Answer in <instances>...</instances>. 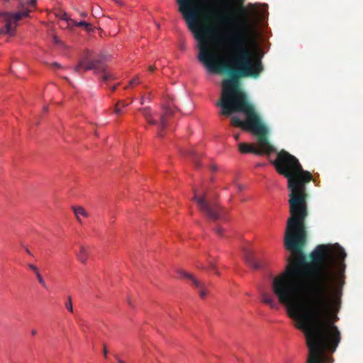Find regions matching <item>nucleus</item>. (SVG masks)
I'll use <instances>...</instances> for the list:
<instances>
[{
  "instance_id": "obj_1",
  "label": "nucleus",
  "mask_w": 363,
  "mask_h": 363,
  "mask_svg": "<svg viewBox=\"0 0 363 363\" xmlns=\"http://www.w3.org/2000/svg\"><path fill=\"white\" fill-rule=\"evenodd\" d=\"M291 252L285 271L273 279L272 290L306 335L307 363H331L325 353L336 350L341 333L329 318L334 302L330 281L334 264L338 275L344 276L346 252L311 251L308 259L305 251Z\"/></svg>"
},
{
  "instance_id": "obj_2",
  "label": "nucleus",
  "mask_w": 363,
  "mask_h": 363,
  "mask_svg": "<svg viewBox=\"0 0 363 363\" xmlns=\"http://www.w3.org/2000/svg\"><path fill=\"white\" fill-rule=\"evenodd\" d=\"M228 11L217 22L229 26L232 30L228 38V45L232 53V63L230 65L221 60L211 48L209 38L216 33V28L206 25L196 32L194 37L199 42V60L211 73H227L228 79L222 82V92L216 105L221 108L220 114L229 117L235 113H243L245 120L238 116H233L232 125L250 132L257 138L258 147L247 143H240L239 150L242 153L251 152L258 155H269L275 151L270 144L268 135L269 128L263 122L253 104H250L246 94L240 88L239 79L252 77L257 78L264 67L259 58L253 59L250 45L253 40L250 35L248 21L240 17L236 9L232 6H219Z\"/></svg>"
},
{
  "instance_id": "obj_3",
  "label": "nucleus",
  "mask_w": 363,
  "mask_h": 363,
  "mask_svg": "<svg viewBox=\"0 0 363 363\" xmlns=\"http://www.w3.org/2000/svg\"><path fill=\"white\" fill-rule=\"evenodd\" d=\"M272 163L277 172L287 179L289 190L290 217L284 233L285 250H303L307 242L305 220L308 216L306 184L313 180L312 174L302 168L295 156L284 150Z\"/></svg>"
},
{
  "instance_id": "obj_4",
  "label": "nucleus",
  "mask_w": 363,
  "mask_h": 363,
  "mask_svg": "<svg viewBox=\"0 0 363 363\" xmlns=\"http://www.w3.org/2000/svg\"><path fill=\"white\" fill-rule=\"evenodd\" d=\"M230 6H242L245 0H228ZM178 10L182 15L188 29L196 37V32L203 28L199 21L202 18L210 22L218 21L223 16L228 15V11L217 6L214 0H177Z\"/></svg>"
},
{
  "instance_id": "obj_5",
  "label": "nucleus",
  "mask_w": 363,
  "mask_h": 363,
  "mask_svg": "<svg viewBox=\"0 0 363 363\" xmlns=\"http://www.w3.org/2000/svg\"><path fill=\"white\" fill-rule=\"evenodd\" d=\"M37 0H29L26 4L20 1L21 10L16 13L0 11V18L5 25L0 28V37L3 35H8L13 37L16 34V28L18 22L23 17L29 16V13L36 8Z\"/></svg>"
},
{
  "instance_id": "obj_6",
  "label": "nucleus",
  "mask_w": 363,
  "mask_h": 363,
  "mask_svg": "<svg viewBox=\"0 0 363 363\" xmlns=\"http://www.w3.org/2000/svg\"><path fill=\"white\" fill-rule=\"evenodd\" d=\"M193 201L196 203L199 210L213 221L224 220L228 214V211L217 202L211 201L206 193L199 195L196 189H194Z\"/></svg>"
},
{
  "instance_id": "obj_7",
  "label": "nucleus",
  "mask_w": 363,
  "mask_h": 363,
  "mask_svg": "<svg viewBox=\"0 0 363 363\" xmlns=\"http://www.w3.org/2000/svg\"><path fill=\"white\" fill-rule=\"evenodd\" d=\"M82 69L84 71L94 70L95 74H102V79L105 82L116 78L115 74L107 69L100 59L91 57V52L89 50H84L78 65L74 67V72L79 73Z\"/></svg>"
},
{
  "instance_id": "obj_8",
  "label": "nucleus",
  "mask_w": 363,
  "mask_h": 363,
  "mask_svg": "<svg viewBox=\"0 0 363 363\" xmlns=\"http://www.w3.org/2000/svg\"><path fill=\"white\" fill-rule=\"evenodd\" d=\"M139 111L141 112L142 115L148 123L157 125L158 127V136L162 137V131L166 128L169 119L173 115V111L172 108L169 107L164 108L163 111L160 116L159 121L154 118V113L152 111L150 107L140 108H139Z\"/></svg>"
},
{
  "instance_id": "obj_9",
  "label": "nucleus",
  "mask_w": 363,
  "mask_h": 363,
  "mask_svg": "<svg viewBox=\"0 0 363 363\" xmlns=\"http://www.w3.org/2000/svg\"><path fill=\"white\" fill-rule=\"evenodd\" d=\"M245 262L252 268L258 269L265 265V261L256 255L252 251H245L244 255Z\"/></svg>"
},
{
  "instance_id": "obj_10",
  "label": "nucleus",
  "mask_w": 363,
  "mask_h": 363,
  "mask_svg": "<svg viewBox=\"0 0 363 363\" xmlns=\"http://www.w3.org/2000/svg\"><path fill=\"white\" fill-rule=\"evenodd\" d=\"M179 274L181 275V278H185L191 281L194 287L199 290V296L201 298H204L206 297L207 291L204 284L196 279L192 274L186 272L179 271Z\"/></svg>"
},
{
  "instance_id": "obj_11",
  "label": "nucleus",
  "mask_w": 363,
  "mask_h": 363,
  "mask_svg": "<svg viewBox=\"0 0 363 363\" xmlns=\"http://www.w3.org/2000/svg\"><path fill=\"white\" fill-rule=\"evenodd\" d=\"M261 301L264 303L269 305L272 308H277L278 307V303H277L274 297L266 292L262 293Z\"/></svg>"
},
{
  "instance_id": "obj_12",
  "label": "nucleus",
  "mask_w": 363,
  "mask_h": 363,
  "mask_svg": "<svg viewBox=\"0 0 363 363\" xmlns=\"http://www.w3.org/2000/svg\"><path fill=\"white\" fill-rule=\"evenodd\" d=\"M72 209L74 213L77 221L80 223H82L81 216L84 218H87L89 216L87 211L81 206H73Z\"/></svg>"
},
{
  "instance_id": "obj_13",
  "label": "nucleus",
  "mask_w": 363,
  "mask_h": 363,
  "mask_svg": "<svg viewBox=\"0 0 363 363\" xmlns=\"http://www.w3.org/2000/svg\"><path fill=\"white\" fill-rule=\"evenodd\" d=\"M313 250H345L338 243L320 244L317 245Z\"/></svg>"
},
{
  "instance_id": "obj_14",
  "label": "nucleus",
  "mask_w": 363,
  "mask_h": 363,
  "mask_svg": "<svg viewBox=\"0 0 363 363\" xmlns=\"http://www.w3.org/2000/svg\"><path fill=\"white\" fill-rule=\"evenodd\" d=\"M184 154L191 158L192 162L194 163V164L196 167H200V164L198 162V160H199V157H200V155L194 150L189 149V150H186Z\"/></svg>"
},
{
  "instance_id": "obj_15",
  "label": "nucleus",
  "mask_w": 363,
  "mask_h": 363,
  "mask_svg": "<svg viewBox=\"0 0 363 363\" xmlns=\"http://www.w3.org/2000/svg\"><path fill=\"white\" fill-rule=\"evenodd\" d=\"M73 26L77 27H83L85 29V30H86L89 33L93 31L94 30L92 24H91L90 23H87L84 21H81L79 22L74 21H73Z\"/></svg>"
},
{
  "instance_id": "obj_16",
  "label": "nucleus",
  "mask_w": 363,
  "mask_h": 363,
  "mask_svg": "<svg viewBox=\"0 0 363 363\" xmlns=\"http://www.w3.org/2000/svg\"><path fill=\"white\" fill-rule=\"evenodd\" d=\"M58 17L62 20L66 21L69 26L73 25V21H74V20L70 18L66 13L58 14Z\"/></svg>"
},
{
  "instance_id": "obj_17",
  "label": "nucleus",
  "mask_w": 363,
  "mask_h": 363,
  "mask_svg": "<svg viewBox=\"0 0 363 363\" xmlns=\"http://www.w3.org/2000/svg\"><path fill=\"white\" fill-rule=\"evenodd\" d=\"M77 257L80 262H85L88 257L87 251H78Z\"/></svg>"
},
{
  "instance_id": "obj_18",
  "label": "nucleus",
  "mask_w": 363,
  "mask_h": 363,
  "mask_svg": "<svg viewBox=\"0 0 363 363\" xmlns=\"http://www.w3.org/2000/svg\"><path fill=\"white\" fill-rule=\"evenodd\" d=\"M52 42L54 44H55L56 45L59 46V47H62V48H67V46L64 43V42H62V40H60L59 39V38L56 35H54L52 37Z\"/></svg>"
},
{
  "instance_id": "obj_19",
  "label": "nucleus",
  "mask_w": 363,
  "mask_h": 363,
  "mask_svg": "<svg viewBox=\"0 0 363 363\" xmlns=\"http://www.w3.org/2000/svg\"><path fill=\"white\" fill-rule=\"evenodd\" d=\"M36 277H37V279L39 281V283L43 286V287H44L45 289L47 288V285L45 284V280L43 279V277L41 276V274H40V272H37L35 274Z\"/></svg>"
},
{
  "instance_id": "obj_20",
  "label": "nucleus",
  "mask_w": 363,
  "mask_h": 363,
  "mask_svg": "<svg viewBox=\"0 0 363 363\" xmlns=\"http://www.w3.org/2000/svg\"><path fill=\"white\" fill-rule=\"evenodd\" d=\"M65 307L69 311L73 312L72 302L70 296L68 297V301L65 303Z\"/></svg>"
},
{
  "instance_id": "obj_21",
  "label": "nucleus",
  "mask_w": 363,
  "mask_h": 363,
  "mask_svg": "<svg viewBox=\"0 0 363 363\" xmlns=\"http://www.w3.org/2000/svg\"><path fill=\"white\" fill-rule=\"evenodd\" d=\"M214 231L216 232V233L218 235H220V236H222L223 235V233H224V229L222 228L220 226H217L216 227V228L214 229Z\"/></svg>"
},
{
  "instance_id": "obj_22",
  "label": "nucleus",
  "mask_w": 363,
  "mask_h": 363,
  "mask_svg": "<svg viewBox=\"0 0 363 363\" xmlns=\"http://www.w3.org/2000/svg\"><path fill=\"white\" fill-rule=\"evenodd\" d=\"M141 82L139 80V78L138 77L133 79L129 84V86L135 85V84H140Z\"/></svg>"
},
{
  "instance_id": "obj_23",
  "label": "nucleus",
  "mask_w": 363,
  "mask_h": 363,
  "mask_svg": "<svg viewBox=\"0 0 363 363\" xmlns=\"http://www.w3.org/2000/svg\"><path fill=\"white\" fill-rule=\"evenodd\" d=\"M114 112H115L116 114L121 113V109L120 108L119 103H116V106H115V108H114Z\"/></svg>"
},
{
  "instance_id": "obj_24",
  "label": "nucleus",
  "mask_w": 363,
  "mask_h": 363,
  "mask_svg": "<svg viewBox=\"0 0 363 363\" xmlns=\"http://www.w3.org/2000/svg\"><path fill=\"white\" fill-rule=\"evenodd\" d=\"M28 267H29V268H30L31 270H33L35 274H36L37 272H39V271H38V269L37 268V267H36V266H35L34 264H28Z\"/></svg>"
},
{
  "instance_id": "obj_25",
  "label": "nucleus",
  "mask_w": 363,
  "mask_h": 363,
  "mask_svg": "<svg viewBox=\"0 0 363 363\" xmlns=\"http://www.w3.org/2000/svg\"><path fill=\"white\" fill-rule=\"evenodd\" d=\"M117 103H119V106H121L122 107H126L129 105V104L126 103L123 100L118 101Z\"/></svg>"
},
{
  "instance_id": "obj_26",
  "label": "nucleus",
  "mask_w": 363,
  "mask_h": 363,
  "mask_svg": "<svg viewBox=\"0 0 363 363\" xmlns=\"http://www.w3.org/2000/svg\"><path fill=\"white\" fill-rule=\"evenodd\" d=\"M116 2L118 6H125V3L122 0H113Z\"/></svg>"
},
{
  "instance_id": "obj_27",
  "label": "nucleus",
  "mask_w": 363,
  "mask_h": 363,
  "mask_svg": "<svg viewBox=\"0 0 363 363\" xmlns=\"http://www.w3.org/2000/svg\"><path fill=\"white\" fill-rule=\"evenodd\" d=\"M236 187L239 191H242L244 189V186L240 184H236Z\"/></svg>"
},
{
  "instance_id": "obj_28",
  "label": "nucleus",
  "mask_w": 363,
  "mask_h": 363,
  "mask_svg": "<svg viewBox=\"0 0 363 363\" xmlns=\"http://www.w3.org/2000/svg\"><path fill=\"white\" fill-rule=\"evenodd\" d=\"M107 354H108V350H107V349H106V346H104V357H107Z\"/></svg>"
},
{
  "instance_id": "obj_29",
  "label": "nucleus",
  "mask_w": 363,
  "mask_h": 363,
  "mask_svg": "<svg viewBox=\"0 0 363 363\" xmlns=\"http://www.w3.org/2000/svg\"><path fill=\"white\" fill-rule=\"evenodd\" d=\"M80 16L82 17V18H86L87 16V13L86 12H81L80 13Z\"/></svg>"
},
{
  "instance_id": "obj_30",
  "label": "nucleus",
  "mask_w": 363,
  "mask_h": 363,
  "mask_svg": "<svg viewBox=\"0 0 363 363\" xmlns=\"http://www.w3.org/2000/svg\"><path fill=\"white\" fill-rule=\"evenodd\" d=\"M155 69V66H150L149 68H148V70L150 72H153Z\"/></svg>"
},
{
  "instance_id": "obj_31",
  "label": "nucleus",
  "mask_w": 363,
  "mask_h": 363,
  "mask_svg": "<svg viewBox=\"0 0 363 363\" xmlns=\"http://www.w3.org/2000/svg\"><path fill=\"white\" fill-rule=\"evenodd\" d=\"M52 66H53L54 67H61V66H60V64H58V63H57V62L53 63V64H52Z\"/></svg>"
},
{
  "instance_id": "obj_32",
  "label": "nucleus",
  "mask_w": 363,
  "mask_h": 363,
  "mask_svg": "<svg viewBox=\"0 0 363 363\" xmlns=\"http://www.w3.org/2000/svg\"><path fill=\"white\" fill-rule=\"evenodd\" d=\"M116 358L117 361L118 362V363H125L124 361H123L122 359H119L117 356H116Z\"/></svg>"
},
{
  "instance_id": "obj_33",
  "label": "nucleus",
  "mask_w": 363,
  "mask_h": 363,
  "mask_svg": "<svg viewBox=\"0 0 363 363\" xmlns=\"http://www.w3.org/2000/svg\"><path fill=\"white\" fill-rule=\"evenodd\" d=\"M36 333H37V331H36L35 330H33L31 331V335H32L33 336L35 335H36Z\"/></svg>"
},
{
  "instance_id": "obj_34",
  "label": "nucleus",
  "mask_w": 363,
  "mask_h": 363,
  "mask_svg": "<svg viewBox=\"0 0 363 363\" xmlns=\"http://www.w3.org/2000/svg\"><path fill=\"white\" fill-rule=\"evenodd\" d=\"M144 101H145V99H144V96H142L141 97V99H140V104L143 105L144 104Z\"/></svg>"
},
{
  "instance_id": "obj_35",
  "label": "nucleus",
  "mask_w": 363,
  "mask_h": 363,
  "mask_svg": "<svg viewBox=\"0 0 363 363\" xmlns=\"http://www.w3.org/2000/svg\"><path fill=\"white\" fill-rule=\"evenodd\" d=\"M239 137H240V135H239L238 134H237V135H234V138H235V139L236 140H239Z\"/></svg>"
},
{
  "instance_id": "obj_36",
  "label": "nucleus",
  "mask_w": 363,
  "mask_h": 363,
  "mask_svg": "<svg viewBox=\"0 0 363 363\" xmlns=\"http://www.w3.org/2000/svg\"><path fill=\"white\" fill-rule=\"evenodd\" d=\"M117 86H113L111 89L112 91H114L116 89Z\"/></svg>"
},
{
  "instance_id": "obj_37",
  "label": "nucleus",
  "mask_w": 363,
  "mask_h": 363,
  "mask_svg": "<svg viewBox=\"0 0 363 363\" xmlns=\"http://www.w3.org/2000/svg\"><path fill=\"white\" fill-rule=\"evenodd\" d=\"M127 302L130 306H132V303L130 298H128Z\"/></svg>"
},
{
  "instance_id": "obj_38",
  "label": "nucleus",
  "mask_w": 363,
  "mask_h": 363,
  "mask_svg": "<svg viewBox=\"0 0 363 363\" xmlns=\"http://www.w3.org/2000/svg\"><path fill=\"white\" fill-rule=\"evenodd\" d=\"M48 109V106H44V108H43L44 111H47Z\"/></svg>"
}]
</instances>
